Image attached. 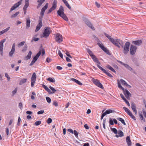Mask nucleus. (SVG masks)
<instances>
[{"instance_id":"obj_47","label":"nucleus","mask_w":146,"mask_h":146,"mask_svg":"<svg viewBox=\"0 0 146 146\" xmlns=\"http://www.w3.org/2000/svg\"><path fill=\"white\" fill-rule=\"evenodd\" d=\"M39 39V38H35V37H33V38L31 40V42H33V41H38Z\"/></svg>"},{"instance_id":"obj_64","label":"nucleus","mask_w":146,"mask_h":146,"mask_svg":"<svg viewBox=\"0 0 146 146\" xmlns=\"http://www.w3.org/2000/svg\"><path fill=\"white\" fill-rule=\"evenodd\" d=\"M65 53L67 56H68L70 58H72V57L69 54V53L68 52L66 51Z\"/></svg>"},{"instance_id":"obj_30","label":"nucleus","mask_w":146,"mask_h":146,"mask_svg":"<svg viewBox=\"0 0 146 146\" xmlns=\"http://www.w3.org/2000/svg\"><path fill=\"white\" fill-rule=\"evenodd\" d=\"M120 81L122 85H126V86H129V85H128L127 83V82L123 79H121L120 80Z\"/></svg>"},{"instance_id":"obj_13","label":"nucleus","mask_w":146,"mask_h":146,"mask_svg":"<svg viewBox=\"0 0 146 146\" xmlns=\"http://www.w3.org/2000/svg\"><path fill=\"white\" fill-rule=\"evenodd\" d=\"M137 47L133 45H131L130 49V53L131 55L134 54L136 51Z\"/></svg>"},{"instance_id":"obj_45","label":"nucleus","mask_w":146,"mask_h":146,"mask_svg":"<svg viewBox=\"0 0 146 146\" xmlns=\"http://www.w3.org/2000/svg\"><path fill=\"white\" fill-rule=\"evenodd\" d=\"M41 121H36L35 122V125L36 126H38V125H40L41 124Z\"/></svg>"},{"instance_id":"obj_26","label":"nucleus","mask_w":146,"mask_h":146,"mask_svg":"<svg viewBox=\"0 0 146 146\" xmlns=\"http://www.w3.org/2000/svg\"><path fill=\"white\" fill-rule=\"evenodd\" d=\"M142 41L141 40H137L136 41H133V43L136 45H139L141 44Z\"/></svg>"},{"instance_id":"obj_10","label":"nucleus","mask_w":146,"mask_h":146,"mask_svg":"<svg viewBox=\"0 0 146 146\" xmlns=\"http://www.w3.org/2000/svg\"><path fill=\"white\" fill-rule=\"evenodd\" d=\"M119 62L122 65H124L125 67L128 70H129L130 71L133 72L134 74H136V72L135 71H133V69L131 67H130L128 65L125 64L123 62H122L121 61H119Z\"/></svg>"},{"instance_id":"obj_40","label":"nucleus","mask_w":146,"mask_h":146,"mask_svg":"<svg viewBox=\"0 0 146 146\" xmlns=\"http://www.w3.org/2000/svg\"><path fill=\"white\" fill-rule=\"evenodd\" d=\"M119 137H122L124 136L123 132L121 131H119L118 132Z\"/></svg>"},{"instance_id":"obj_7","label":"nucleus","mask_w":146,"mask_h":146,"mask_svg":"<svg viewBox=\"0 0 146 146\" xmlns=\"http://www.w3.org/2000/svg\"><path fill=\"white\" fill-rule=\"evenodd\" d=\"M36 73H34L32 75V77L31 78V87H33L34 85L35 82L36 80Z\"/></svg>"},{"instance_id":"obj_5","label":"nucleus","mask_w":146,"mask_h":146,"mask_svg":"<svg viewBox=\"0 0 146 146\" xmlns=\"http://www.w3.org/2000/svg\"><path fill=\"white\" fill-rule=\"evenodd\" d=\"M55 38L56 41L60 43L62 41L63 38L62 35L59 33H57L55 35Z\"/></svg>"},{"instance_id":"obj_38","label":"nucleus","mask_w":146,"mask_h":146,"mask_svg":"<svg viewBox=\"0 0 146 146\" xmlns=\"http://www.w3.org/2000/svg\"><path fill=\"white\" fill-rule=\"evenodd\" d=\"M49 88L52 91V92H51L52 93H50V94L54 93L56 91V90L52 86H50L49 87Z\"/></svg>"},{"instance_id":"obj_6","label":"nucleus","mask_w":146,"mask_h":146,"mask_svg":"<svg viewBox=\"0 0 146 146\" xmlns=\"http://www.w3.org/2000/svg\"><path fill=\"white\" fill-rule=\"evenodd\" d=\"M23 0H20L18 2L15 4L11 8L9 12L10 13L13 11L15 10L18 7L19 5H21Z\"/></svg>"},{"instance_id":"obj_32","label":"nucleus","mask_w":146,"mask_h":146,"mask_svg":"<svg viewBox=\"0 0 146 146\" xmlns=\"http://www.w3.org/2000/svg\"><path fill=\"white\" fill-rule=\"evenodd\" d=\"M117 119L118 120L120 121L121 122V123L124 125H126V123L125 122L124 120L122 118L120 117H118L117 118Z\"/></svg>"},{"instance_id":"obj_18","label":"nucleus","mask_w":146,"mask_h":146,"mask_svg":"<svg viewBox=\"0 0 146 146\" xmlns=\"http://www.w3.org/2000/svg\"><path fill=\"white\" fill-rule=\"evenodd\" d=\"M5 39H3L0 42V51L1 52H2L3 50V43L5 41Z\"/></svg>"},{"instance_id":"obj_56","label":"nucleus","mask_w":146,"mask_h":146,"mask_svg":"<svg viewBox=\"0 0 146 146\" xmlns=\"http://www.w3.org/2000/svg\"><path fill=\"white\" fill-rule=\"evenodd\" d=\"M74 132L75 136L76 137H78V133L76 130H74Z\"/></svg>"},{"instance_id":"obj_22","label":"nucleus","mask_w":146,"mask_h":146,"mask_svg":"<svg viewBox=\"0 0 146 146\" xmlns=\"http://www.w3.org/2000/svg\"><path fill=\"white\" fill-rule=\"evenodd\" d=\"M25 5L24 6V7L23 8V11H24V13L25 15L26 14V13H27V8H28V7L29 6V3H25Z\"/></svg>"},{"instance_id":"obj_27","label":"nucleus","mask_w":146,"mask_h":146,"mask_svg":"<svg viewBox=\"0 0 146 146\" xmlns=\"http://www.w3.org/2000/svg\"><path fill=\"white\" fill-rule=\"evenodd\" d=\"M106 67L109 70H111L112 72H114V73H115L116 72V71L112 67H111L110 66V65H106Z\"/></svg>"},{"instance_id":"obj_59","label":"nucleus","mask_w":146,"mask_h":146,"mask_svg":"<svg viewBox=\"0 0 146 146\" xmlns=\"http://www.w3.org/2000/svg\"><path fill=\"white\" fill-rule=\"evenodd\" d=\"M44 12H45L44 11H43V10H41V12H40V15L41 16L42 18L43 17V16L44 15Z\"/></svg>"},{"instance_id":"obj_63","label":"nucleus","mask_w":146,"mask_h":146,"mask_svg":"<svg viewBox=\"0 0 146 146\" xmlns=\"http://www.w3.org/2000/svg\"><path fill=\"white\" fill-rule=\"evenodd\" d=\"M19 107L21 109L23 108L22 104L21 102H20L19 103Z\"/></svg>"},{"instance_id":"obj_29","label":"nucleus","mask_w":146,"mask_h":146,"mask_svg":"<svg viewBox=\"0 0 146 146\" xmlns=\"http://www.w3.org/2000/svg\"><path fill=\"white\" fill-rule=\"evenodd\" d=\"M27 81V79L26 78H24L21 80L19 83V84L22 85L23 84L25 83Z\"/></svg>"},{"instance_id":"obj_42","label":"nucleus","mask_w":146,"mask_h":146,"mask_svg":"<svg viewBox=\"0 0 146 146\" xmlns=\"http://www.w3.org/2000/svg\"><path fill=\"white\" fill-rule=\"evenodd\" d=\"M104 73H106L108 76L112 78L113 77V76L108 71H107L106 70V72H104Z\"/></svg>"},{"instance_id":"obj_25","label":"nucleus","mask_w":146,"mask_h":146,"mask_svg":"<svg viewBox=\"0 0 146 146\" xmlns=\"http://www.w3.org/2000/svg\"><path fill=\"white\" fill-rule=\"evenodd\" d=\"M71 80L75 82V83L81 86L82 85V83L80 82L79 80H77L75 79L72 78H71Z\"/></svg>"},{"instance_id":"obj_4","label":"nucleus","mask_w":146,"mask_h":146,"mask_svg":"<svg viewBox=\"0 0 146 146\" xmlns=\"http://www.w3.org/2000/svg\"><path fill=\"white\" fill-rule=\"evenodd\" d=\"M91 80L96 86L102 89L104 87L102 84L100 82L99 80L97 79H95L93 78H92Z\"/></svg>"},{"instance_id":"obj_55","label":"nucleus","mask_w":146,"mask_h":146,"mask_svg":"<svg viewBox=\"0 0 146 146\" xmlns=\"http://www.w3.org/2000/svg\"><path fill=\"white\" fill-rule=\"evenodd\" d=\"M58 55L62 58H63V56L62 54L61 53L60 50L58 51Z\"/></svg>"},{"instance_id":"obj_36","label":"nucleus","mask_w":146,"mask_h":146,"mask_svg":"<svg viewBox=\"0 0 146 146\" xmlns=\"http://www.w3.org/2000/svg\"><path fill=\"white\" fill-rule=\"evenodd\" d=\"M64 2L66 6H67L69 9H71V7L70 6L68 2L66 0L64 1Z\"/></svg>"},{"instance_id":"obj_19","label":"nucleus","mask_w":146,"mask_h":146,"mask_svg":"<svg viewBox=\"0 0 146 146\" xmlns=\"http://www.w3.org/2000/svg\"><path fill=\"white\" fill-rule=\"evenodd\" d=\"M41 54V50H40L36 54V55L34 57L33 60H34L36 62L38 58Z\"/></svg>"},{"instance_id":"obj_53","label":"nucleus","mask_w":146,"mask_h":146,"mask_svg":"<svg viewBox=\"0 0 146 146\" xmlns=\"http://www.w3.org/2000/svg\"><path fill=\"white\" fill-rule=\"evenodd\" d=\"M88 52L91 56L94 55L92 52L90 50H88Z\"/></svg>"},{"instance_id":"obj_21","label":"nucleus","mask_w":146,"mask_h":146,"mask_svg":"<svg viewBox=\"0 0 146 146\" xmlns=\"http://www.w3.org/2000/svg\"><path fill=\"white\" fill-rule=\"evenodd\" d=\"M126 141L128 146H131V142L129 136H127L126 138Z\"/></svg>"},{"instance_id":"obj_16","label":"nucleus","mask_w":146,"mask_h":146,"mask_svg":"<svg viewBox=\"0 0 146 146\" xmlns=\"http://www.w3.org/2000/svg\"><path fill=\"white\" fill-rule=\"evenodd\" d=\"M131 109L133 112L135 113V114H137V110L136 108L135 104L133 102H132L131 104Z\"/></svg>"},{"instance_id":"obj_51","label":"nucleus","mask_w":146,"mask_h":146,"mask_svg":"<svg viewBox=\"0 0 146 146\" xmlns=\"http://www.w3.org/2000/svg\"><path fill=\"white\" fill-rule=\"evenodd\" d=\"M44 112L43 110H42L38 112L37 113L38 115L42 114Z\"/></svg>"},{"instance_id":"obj_44","label":"nucleus","mask_w":146,"mask_h":146,"mask_svg":"<svg viewBox=\"0 0 146 146\" xmlns=\"http://www.w3.org/2000/svg\"><path fill=\"white\" fill-rule=\"evenodd\" d=\"M139 116L141 120H143L144 121H145V119H144L143 117L142 113L139 114Z\"/></svg>"},{"instance_id":"obj_1","label":"nucleus","mask_w":146,"mask_h":146,"mask_svg":"<svg viewBox=\"0 0 146 146\" xmlns=\"http://www.w3.org/2000/svg\"><path fill=\"white\" fill-rule=\"evenodd\" d=\"M108 38L113 44L117 46L118 48H120V45L122 47H123V43L122 40L117 39H114L113 38H111V36L110 35Z\"/></svg>"},{"instance_id":"obj_33","label":"nucleus","mask_w":146,"mask_h":146,"mask_svg":"<svg viewBox=\"0 0 146 146\" xmlns=\"http://www.w3.org/2000/svg\"><path fill=\"white\" fill-rule=\"evenodd\" d=\"M105 112L107 114H109L112 113H114L115 112V111L113 110H112L110 109H109L106 110Z\"/></svg>"},{"instance_id":"obj_34","label":"nucleus","mask_w":146,"mask_h":146,"mask_svg":"<svg viewBox=\"0 0 146 146\" xmlns=\"http://www.w3.org/2000/svg\"><path fill=\"white\" fill-rule=\"evenodd\" d=\"M47 80L52 83L54 82L55 81V79L54 78H52L50 77L48 78L47 79Z\"/></svg>"},{"instance_id":"obj_3","label":"nucleus","mask_w":146,"mask_h":146,"mask_svg":"<svg viewBox=\"0 0 146 146\" xmlns=\"http://www.w3.org/2000/svg\"><path fill=\"white\" fill-rule=\"evenodd\" d=\"M130 44V43L129 42H127L125 43L124 47L123 46V53L125 54H127L128 52Z\"/></svg>"},{"instance_id":"obj_50","label":"nucleus","mask_w":146,"mask_h":146,"mask_svg":"<svg viewBox=\"0 0 146 146\" xmlns=\"http://www.w3.org/2000/svg\"><path fill=\"white\" fill-rule=\"evenodd\" d=\"M46 99L47 102L48 103H50L51 102V100L50 98L48 97H46Z\"/></svg>"},{"instance_id":"obj_37","label":"nucleus","mask_w":146,"mask_h":146,"mask_svg":"<svg viewBox=\"0 0 146 146\" xmlns=\"http://www.w3.org/2000/svg\"><path fill=\"white\" fill-rule=\"evenodd\" d=\"M118 86L119 88H121L123 90H124V88L121 86V84L119 81L117 82Z\"/></svg>"},{"instance_id":"obj_54","label":"nucleus","mask_w":146,"mask_h":146,"mask_svg":"<svg viewBox=\"0 0 146 146\" xmlns=\"http://www.w3.org/2000/svg\"><path fill=\"white\" fill-rule=\"evenodd\" d=\"M109 123L111 125H113L114 124V123L113 122V121L111 119V118H110Z\"/></svg>"},{"instance_id":"obj_2","label":"nucleus","mask_w":146,"mask_h":146,"mask_svg":"<svg viewBox=\"0 0 146 146\" xmlns=\"http://www.w3.org/2000/svg\"><path fill=\"white\" fill-rule=\"evenodd\" d=\"M64 9L62 6H60L59 10L57 11V13L58 15L62 18L66 15L64 13Z\"/></svg>"},{"instance_id":"obj_48","label":"nucleus","mask_w":146,"mask_h":146,"mask_svg":"<svg viewBox=\"0 0 146 146\" xmlns=\"http://www.w3.org/2000/svg\"><path fill=\"white\" fill-rule=\"evenodd\" d=\"M106 118H104L103 119V125L104 128V129H106V126H105V124H106Z\"/></svg>"},{"instance_id":"obj_20","label":"nucleus","mask_w":146,"mask_h":146,"mask_svg":"<svg viewBox=\"0 0 146 146\" xmlns=\"http://www.w3.org/2000/svg\"><path fill=\"white\" fill-rule=\"evenodd\" d=\"M57 1L54 0L52 7L50 8L52 11L54 10L56 7Z\"/></svg>"},{"instance_id":"obj_23","label":"nucleus","mask_w":146,"mask_h":146,"mask_svg":"<svg viewBox=\"0 0 146 146\" xmlns=\"http://www.w3.org/2000/svg\"><path fill=\"white\" fill-rule=\"evenodd\" d=\"M26 29H28L30 26L31 21L29 18L26 19Z\"/></svg>"},{"instance_id":"obj_62","label":"nucleus","mask_w":146,"mask_h":146,"mask_svg":"<svg viewBox=\"0 0 146 146\" xmlns=\"http://www.w3.org/2000/svg\"><path fill=\"white\" fill-rule=\"evenodd\" d=\"M21 121V119L20 117H19L18 119L17 125L19 126L20 125V122Z\"/></svg>"},{"instance_id":"obj_52","label":"nucleus","mask_w":146,"mask_h":146,"mask_svg":"<svg viewBox=\"0 0 146 146\" xmlns=\"http://www.w3.org/2000/svg\"><path fill=\"white\" fill-rule=\"evenodd\" d=\"M27 45H25L23 47V48L22 50V51L23 52H24L26 51V50H27Z\"/></svg>"},{"instance_id":"obj_17","label":"nucleus","mask_w":146,"mask_h":146,"mask_svg":"<svg viewBox=\"0 0 146 146\" xmlns=\"http://www.w3.org/2000/svg\"><path fill=\"white\" fill-rule=\"evenodd\" d=\"M98 44L99 46L104 52L108 53L109 51L103 45V44H100L99 43H98Z\"/></svg>"},{"instance_id":"obj_8","label":"nucleus","mask_w":146,"mask_h":146,"mask_svg":"<svg viewBox=\"0 0 146 146\" xmlns=\"http://www.w3.org/2000/svg\"><path fill=\"white\" fill-rule=\"evenodd\" d=\"M123 109L134 120H136V118L133 115L132 113L126 107H124Z\"/></svg>"},{"instance_id":"obj_49","label":"nucleus","mask_w":146,"mask_h":146,"mask_svg":"<svg viewBox=\"0 0 146 146\" xmlns=\"http://www.w3.org/2000/svg\"><path fill=\"white\" fill-rule=\"evenodd\" d=\"M52 121V119L50 118H48L46 122L48 124L51 123Z\"/></svg>"},{"instance_id":"obj_9","label":"nucleus","mask_w":146,"mask_h":146,"mask_svg":"<svg viewBox=\"0 0 146 146\" xmlns=\"http://www.w3.org/2000/svg\"><path fill=\"white\" fill-rule=\"evenodd\" d=\"M84 21L85 22L86 25L88 26V27L93 30H94V27L93 26L90 22L87 19L85 18L84 19Z\"/></svg>"},{"instance_id":"obj_24","label":"nucleus","mask_w":146,"mask_h":146,"mask_svg":"<svg viewBox=\"0 0 146 146\" xmlns=\"http://www.w3.org/2000/svg\"><path fill=\"white\" fill-rule=\"evenodd\" d=\"M91 57L94 62H96L97 63L100 64V62H99L98 59L96 57V56L94 55L92 56Z\"/></svg>"},{"instance_id":"obj_15","label":"nucleus","mask_w":146,"mask_h":146,"mask_svg":"<svg viewBox=\"0 0 146 146\" xmlns=\"http://www.w3.org/2000/svg\"><path fill=\"white\" fill-rule=\"evenodd\" d=\"M15 43L13 44L11 50L9 53V55L10 56H12L15 52Z\"/></svg>"},{"instance_id":"obj_46","label":"nucleus","mask_w":146,"mask_h":146,"mask_svg":"<svg viewBox=\"0 0 146 146\" xmlns=\"http://www.w3.org/2000/svg\"><path fill=\"white\" fill-rule=\"evenodd\" d=\"M5 76L7 78L8 81H9L10 80V78L7 73H5Z\"/></svg>"},{"instance_id":"obj_43","label":"nucleus","mask_w":146,"mask_h":146,"mask_svg":"<svg viewBox=\"0 0 146 146\" xmlns=\"http://www.w3.org/2000/svg\"><path fill=\"white\" fill-rule=\"evenodd\" d=\"M48 3H47L42 8L41 10L45 11V10L47 9L48 7Z\"/></svg>"},{"instance_id":"obj_28","label":"nucleus","mask_w":146,"mask_h":146,"mask_svg":"<svg viewBox=\"0 0 146 146\" xmlns=\"http://www.w3.org/2000/svg\"><path fill=\"white\" fill-rule=\"evenodd\" d=\"M32 53L31 51H29L28 54V55L25 57V58L26 60L29 59L31 58Z\"/></svg>"},{"instance_id":"obj_39","label":"nucleus","mask_w":146,"mask_h":146,"mask_svg":"<svg viewBox=\"0 0 146 146\" xmlns=\"http://www.w3.org/2000/svg\"><path fill=\"white\" fill-rule=\"evenodd\" d=\"M25 43V41H23L19 43L18 44V47H20L23 46Z\"/></svg>"},{"instance_id":"obj_35","label":"nucleus","mask_w":146,"mask_h":146,"mask_svg":"<svg viewBox=\"0 0 146 146\" xmlns=\"http://www.w3.org/2000/svg\"><path fill=\"white\" fill-rule=\"evenodd\" d=\"M19 13V12L18 11V12H16L15 14H13V15H12L11 16V18H15L18 15V14Z\"/></svg>"},{"instance_id":"obj_12","label":"nucleus","mask_w":146,"mask_h":146,"mask_svg":"<svg viewBox=\"0 0 146 146\" xmlns=\"http://www.w3.org/2000/svg\"><path fill=\"white\" fill-rule=\"evenodd\" d=\"M123 93L125 95V96L126 98L128 99H130V97L131 96V94L126 89H124V90H123Z\"/></svg>"},{"instance_id":"obj_11","label":"nucleus","mask_w":146,"mask_h":146,"mask_svg":"<svg viewBox=\"0 0 146 146\" xmlns=\"http://www.w3.org/2000/svg\"><path fill=\"white\" fill-rule=\"evenodd\" d=\"M38 21L39 23L38 25L36 27V28L35 30V32L38 31L42 26L41 18H39Z\"/></svg>"},{"instance_id":"obj_61","label":"nucleus","mask_w":146,"mask_h":146,"mask_svg":"<svg viewBox=\"0 0 146 146\" xmlns=\"http://www.w3.org/2000/svg\"><path fill=\"white\" fill-rule=\"evenodd\" d=\"M40 50H41V53H42V55L43 56L44 54L45 53V50L44 49H42Z\"/></svg>"},{"instance_id":"obj_57","label":"nucleus","mask_w":146,"mask_h":146,"mask_svg":"<svg viewBox=\"0 0 146 146\" xmlns=\"http://www.w3.org/2000/svg\"><path fill=\"white\" fill-rule=\"evenodd\" d=\"M53 105L55 106L56 107L58 106V102L56 101H55L53 102Z\"/></svg>"},{"instance_id":"obj_14","label":"nucleus","mask_w":146,"mask_h":146,"mask_svg":"<svg viewBox=\"0 0 146 146\" xmlns=\"http://www.w3.org/2000/svg\"><path fill=\"white\" fill-rule=\"evenodd\" d=\"M50 33L49 31V28L48 27L46 28L43 34V36L46 38L48 37Z\"/></svg>"},{"instance_id":"obj_41","label":"nucleus","mask_w":146,"mask_h":146,"mask_svg":"<svg viewBox=\"0 0 146 146\" xmlns=\"http://www.w3.org/2000/svg\"><path fill=\"white\" fill-rule=\"evenodd\" d=\"M111 129L115 134H117V130L115 128H111Z\"/></svg>"},{"instance_id":"obj_58","label":"nucleus","mask_w":146,"mask_h":146,"mask_svg":"<svg viewBox=\"0 0 146 146\" xmlns=\"http://www.w3.org/2000/svg\"><path fill=\"white\" fill-rule=\"evenodd\" d=\"M120 96L121 98L124 101H125V100H126V98H125L123 95L122 94H120Z\"/></svg>"},{"instance_id":"obj_31","label":"nucleus","mask_w":146,"mask_h":146,"mask_svg":"<svg viewBox=\"0 0 146 146\" xmlns=\"http://www.w3.org/2000/svg\"><path fill=\"white\" fill-rule=\"evenodd\" d=\"M42 86L44 88V89L49 93H52L50 90L46 86L44 85H43Z\"/></svg>"},{"instance_id":"obj_60","label":"nucleus","mask_w":146,"mask_h":146,"mask_svg":"<svg viewBox=\"0 0 146 146\" xmlns=\"http://www.w3.org/2000/svg\"><path fill=\"white\" fill-rule=\"evenodd\" d=\"M10 29V27H8L6 29H4L3 30L4 33H5V32H7L9 29Z\"/></svg>"}]
</instances>
